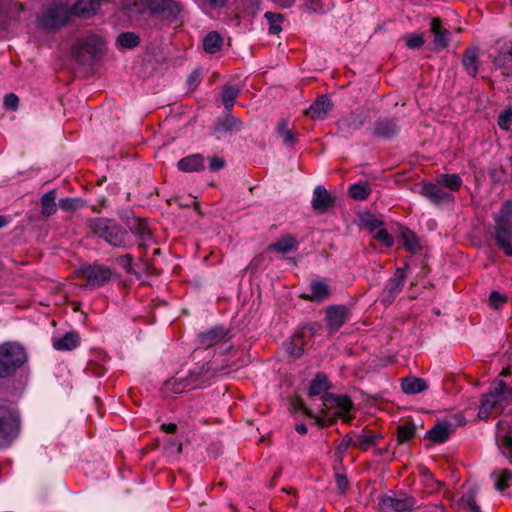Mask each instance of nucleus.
<instances>
[{
    "label": "nucleus",
    "instance_id": "obj_51",
    "mask_svg": "<svg viewBox=\"0 0 512 512\" xmlns=\"http://www.w3.org/2000/svg\"><path fill=\"white\" fill-rule=\"evenodd\" d=\"M405 273L401 269H397L394 276L390 279V291L392 293L398 292L404 285Z\"/></svg>",
    "mask_w": 512,
    "mask_h": 512
},
{
    "label": "nucleus",
    "instance_id": "obj_31",
    "mask_svg": "<svg viewBox=\"0 0 512 512\" xmlns=\"http://www.w3.org/2000/svg\"><path fill=\"white\" fill-rule=\"evenodd\" d=\"M350 447L357 448V439L354 431L345 435L337 445L335 450V462L342 463L343 457Z\"/></svg>",
    "mask_w": 512,
    "mask_h": 512
},
{
    "label": "nucleus",
    "instance_id": "obj_32",
    "mask_svg": "<svg viewBox=\"0 0 512 512\" xmlns=\"http://www.w3.org/2000/svg\"><path fill=\"white\" fill-rule=\"evenodd\" d=\"M450 427L451 425L447 422L438 423L427 431L426 436L435 443H443L449 438Z\"/></svg>",
    "mask_w": 512,
    "mask_h": 512
},
{
    "label": "nucleus",
    "instance_id": "obj_62",
    "mask_svg": "<svg viewBox=\"0 0 512 512\" xmlns=\"http://www.w3.org/2000/svg\"><path fill=\"white\" fill-rule=\"evenodd\" d=\"M134 266L136 269H138L139 271H141L142 275L144 273H147V263L144 262L143 258L140 257L138 259V262L134 263Z\"/></svg>",
    "mask_w": 512,
    "mask_h": 512
},
{
    "label": "nucleus",
    "instance_id": "obj_52",
    "mask_svg": "<svg viewBox=\"0 0 512 512\" xmlns=\"http://www.w3.org/2000/svg\"><path fill=\"white\" fill-rule=\"evenodd\" d=\"M511 120H512V110L506 109V110L502 111L498 116V126L501 129L508 131L510 129Z\"/></svg>",
    "mask_w": 512,
    "mask_h": 512
},
{
    "label": "nucleus",
    "instance_id": "obj_6",
    "mask_svg": "<svg viewBox=\"0 0 512 512\" xmlns=\"http://www.w3.org/2000/svg\"><path fill=\"white\" fill-rule=\"evenodd\" d=\"M105 42L96 34L78 38L72 46V55L80 65L91 66L102 53Z\"/></svg>",
    "mask_w": 512,
    "mask_h": 512
},
{
    "label": "nucleus",
    "instance_id": "obj_59",
    "mask_svg": "<svg viewBox=\"0 0 512 512\" xmlns=\"http://www.w3.org/2000/svg\"><path fill=\"white\" fill-rule=\"evenodd\" d=\"M511 56L512 55H509V52L500 54L499 56L494 58L493 62L495 64V66L501 68V67H504L508 63V61H510Z\"/></svg>",
    "mask_w": 512,
    "mask_h": 512
},
{
    "label": "nucleus",
    "instance_id": "obj_53",
    "mask_svg": "<svg viewBox=\"0 0 512 512\" xmlns=\"http://www.w3.org/2000/svg\"><path fill=\"white\" fill-rule=\"evenodd\" d=\"M330 417H332L331 412L328 411V413L325 414L324 413V405L322 404L321 408H320V411H319V415L316 414V417H314L313 419L315 420V423L319 427L323 428V427L333 426L334 425V424H330L329 423Z\"/></svg>",
    "mask_w": 512,
    "mask_h": 512
},
{
    "label": "nucleus",
    "instance_id": "obj_48",
    "mask_svg": "<svg viewBox=\"0 0 512 512\" xmlns=\"http://www.w3.org/2000/svg\"><path fill=\"white\" fill-rule=\"evenodd\" d=\"M307 5L311 11L317 13H326L334 6L332 0H309Z\"/></svg>",
    "mask_w": 512,
    "mask_h": 512
},
{
    "label": "nucleus",
    "instance_id": "obj_63",
    "mask_svg": "<svg viewBox=\"0 0 512 512\" xmlns=\"http://www.w3.org/2000/svg\"><path fill=\"white\" fill-rule=\"evenodd\" d=\"M272 1L279 4L280 6H282L284 8H289L295 3V0H272Z\"/></svg>",
    "mask_w": 512,
    "mask_h": 512
},
{
    "label": "nucleus",
    "instance_id": "obj_56",
    "mask_svg": "<svg viewBox=\"0 0 512 512\" xmlns=\"http://www.w3.org/2000/svg\"><path fill=\"white\" fill-rule=\"evenodd\" d=\"M3 105L6 109L16 111L19 105V97L14 93H9L4 96Z\"/></svg>",
    "mask_w": 512,
    "mask_h": 512
},
{
    "label": "nucleus",
    "instance_id": "obj_10",
    "mask_svg": "<svg viewBox=\"0 0 512 512\" xmlns=\"http://www.w3.org/2000/svg\"><path fill=\"white\" fill-rule=\"evenodd\" d=\"M77 275L86 281L84 288L94 290L105 286L112 279L113 270L109 266L93 262L81 265L77 269Z\"/></svg>",
    "mask_w": 512,
    "mask_h": 512
},
{
    "label": "nucleus",
    "instance_id": "obj_24",
    "mask_svg": "<svg viewBox=\"0 0 512 512\" xmlns=\"http://www.w3.org/2000/svg\"><path fill=\"white\" fill-rule=\"evenodd\" d=\"M298 246L299 242L291 234H284L276 242L269 244L267 250L289 253L297 250Z\"/></svg>",
    "mask_w": 512,
    "mask_h": 512
},
{
    "label": "nucleus",
    "instance_id": "obj_55",
    "mask_svg": "<svg viewBox=\"0 0 512 512\" xmlns=\"http://www.w3.org/2000/svg\"><path fill=\"white\" fill-rule=\"evenodd\" d=\"M302 330L309 332L310 337L314 338L317 335H321L323 330V325L320 322L313 321L308 322L302 326Z\"/></svg>",
    "mask_w": 512,
    "mask_h": 512
},
{
    "label": "nucleus",
    "instance_id": "obj_18",
    "mask_svg": "<svg viewBox=\"0 0 512 512\" xmlns=\"http://www.w3.org/2000/svg\"><path fill=\"white\" fill-rule=\"evenodd\" d=\"M310 294L303 293L301 298L316 304H320L331 296V289L325 279H316L310 282Z\"/></svg>",
    "mask_w": 512,
    "mask_h": 512
},
{
    "label": "nucleus",
    "instance_id": "obj_15",
    "mask_svg": "<svg viewBox=\"0 0 512 512\" xmlns=\"http://www.w3.org/2000/svg\"><path fill=\"white\" fill-rule=\"evenodd\" d=\"M124 223L128 227L130 233L138 238V246L146 249L147 242L152 239V232L148 227L147 221L140 217L124 218Z\"/></svg>",
    "mask_w": 512,
    "mask_h": 512
},
{
    "label": "nucleus",
    "instance_id": "obj_49",
    "mask_svg": "<svg viewBox=\"0 0 512 512\" xmlns=\"http://www.w3.org/2000/svg\"><path fill=\"white\" fill-rule=\"evenodd\" d=\"M81 199L79 198H62L58 202V206L65 212H72L81 207Z\"/></svg>",
    "mask_w": 512,
    "mask_h": 512
},
{
    "label": "nucleus",
    "instance_id": "obj_35",
    "mask_svg": "<svg viewBox=\"0 0 512 512\" xmlns=\"http://www.w3.org/2000/svg\"><path fill=\"white\" fill-rule=\"evenodd\" d=\"M241 89L229 84L224 85L221 95V100L224 105V110L232 112L235 100L240 94Z\"/></svg>",
    "mask_w": 512,
    "mask_h": 512
},
{
    "label": "nucleus",
    "instance_id": "obj_42",
    "mask_svg": "<svg viewBox=\"0 0 512 512\" xmlns=\"http://www.w3.org/2000/svg\"><path fill=\"white\" fill-rule=\"evenodd\" d=\"M278 136L282 139L283 143L287 146L294 145L297 142V134L288 129L287 122L281 120L276 127Z\"/></svg>",
    "mask_w": 512,
    "mask_h": 512
},
{
    "label": "nucleus",
    "instance_id": "obj_19",
    "mask_svg": "<svg viewBox=\"0 0 512 512\" xmlns=\"http://www.w3.org/2000/svg\"><path fill=\"white\" fill-rule=\"evenodd\" d=\"M332 388V383L329 381L328 376L323 372H317L314 378L311 380L307 395L309 398H314L330 393L329 390Z\"/></svg>",
    "mask_w": 512,
    "mask_h": 512
},
{
    "label": "nucleus",
    "instance_id": "obj_50",
    "mask_svg": "<svg viewBox=\"0 0 512 512\" xmlns=\"http://www.w3.org/2000/svg\"><path fill=\"white\" fill-rule=\"evenodd\" d=\"M203 10H219L225 7L229 0H194Z\"/></svg>",
    "mask_w": 512,
    "mask_h": 512
},
{
    "label": "nucleus",
    "instance_id": "obj_4",
    "mask_svg": "<svg viewBox=\"0 0 512 512\" xmlns=\"http://www.w3.org/2000/svg\"><path fill=\"white\" fill-rule=\"evenodd\" d=\"M494 237L499 247L508 256H512V200L503 203L494 216Z\"/></svg>",
    "mask_w": 512,
    "mask_h": 512
},
{
    "label": "nucleus",
    "instance_id": "obj_40",
    "mask_svg": "<svg viewBox=\"0 0 512 512\" xmlns=\"http://www.w3.org/2000/svg\"><path fill=\"white\" fill-rule=\"evenodd\" d=\"M334 478L335 483L337 485L338 492L340 494H345L349 487V481L346 476V469L342 463L335 462L334 465Z\"/></svg>",
    "mask_w": 512,
    "mask_h": 512
},
{
    "label": "nucleus",
    "instance_id": "obj_37",
    "mask_svg": "<svg viewBox=\"0 0 512 512\" xmlns=\"http://www.w3.org/2000/svg\"><path fill=\"white\" fill-rule=\"evenodd\" d=\"M435 179L437 183L449 191H457L462 185V179L457 174H439Z\"/></svg>",
    "mask_w": 512,
    "mask_h": 512
},
{
    "label": "nucleus",
    "instance_id": "obj_2",
    "mask_svg": "<svg viewBox=\"0 0 512 512\" xmlns=\"http://www.w3.org/2000/svg\"><path fill=\"white\" fill-rule=\"evenodd\" d=\"M89 231L115 248L128 249L133 246L128 230L114 219L94 217L87 220Z\"/></svg>",
    "mask_w": 512,
    "mask_h": 512
},
{
    "label": "nucleus",
    "instance_id": "obj_9",
    "mask_svg": "<svg viewBox=\"0 0 512 512\" xmlns=\"http://www.w3.org/2000/svg\"><path fill=\"white\" fill-rule=\"evenodd\" d=\"M211 364L203 363L191 369L187 376L175 380L173 390L176 393H182L185 390H194L206 388L211 385Z\"/></svg>",
    "mask_w": 512,
    "mask_h": 512
},
{
    "label": "nucleus",
    "instance_id": "obj_36",
    "mask_svg": "<svg viewBox=\"0 0 512 512\" xmlns=\"http://www.w3.org/2000/svg\"><path fill=\"white\" fill-rule=\"evenodd\" d=\"M303 332L295 333L291 341L286 344V352L293 358H300L304 353L305 341Z\"/></svg>",
    "mask_w": 512,
    "mask_h": 512
},
{
    "label": "nucleus",
    "instance_id": "obj_45",
    "mask_svg": "<svg viewBox=\"0 0 512 512\" xmlns=\"http://www.w3.org/2000/svg\"><path fill=\"white\" fill-rule=\"evenodd\" d=\"M416 433V426L412 423H405L398 426L397 429V442L403 444L414 438Z\"/></svg>",
    "mask_w": 512,
    "mask_h": 512
},
{
    "label": "nucleus",
    "instance_id": "obj_25",
    "mask_svg": "<svg viewBox=\"0 0 512 512\" xmlns=\"http://www.w3.org/2000/svg\"><path fill=\"white\" fill-rule=\"evenodd\" d=\"M363 226L368 229L371 232L376 233L374 234L373 238L377 240L381 245L384 244V228L381 227L383 225V222L381 220H378L374 217L371 213H366L361 217Z\"/></svg>",
    "mask_w": 512,
    "mask_h": 512
},
{
    "label": "nucleus",
    "instance_id": "obj_26",
    "mask_svg": "<svg viewBox=\"0 0 512 512\" xmlns=\"http://www.w3.org/2000/svg\"><path fill=\"white\" fill-rule=\"evenodd\" d=\"M224 39L217 31L208 32L203 40V50L208 54H216L221 51L223 47Z\"/></svg>",
    "mask_w": 512,
    "mask_h": 512
},
{
    "label": "nucleus",
    "instance_id": "obj_7",
    "mask_svg": "<svg viewBox=\"0 0 512 512\" xmlns=\"http://www.w3.org/2000/svg\"><path fill=\"white\" fill-rule=\"evenodd\" d=\"M511 402L512 390L506 388L504 381L498 380L494 382L489 392L483 396L478 417L480 419H487L493 408L497 406L504 408Z\"/></svg>",
    "mask_w": 512,
    "mask_h": 512
},
{
    "label": "nucleus",
    "instance_id": "obj_57",
    "mask_svg": "<svg viewBox=\"0 0 512 512\" xmlns=\"http://www.w3.org/2000/svg\"><path fill=\"white\" fill-rule=\"evenodd\" d=\"M226 166V161L218 156H213L209 159V169L213 172L223 169Z\"/></svg>",
    "mask_w": 512,
    "mask_h": 512
},
{
    "label": "nucleus",
    "instance_id": "obj_39",
    "mask_svg": "<svg viewBox=\"0 0 512 512\" xmlns=\"http://www.w3.org/2000/svg\"><path fill=\"white\" fill-rule=\"evenodd\" d=\"M495 488L503 491L512 484V472L508 469H498L492 473Z\"/></svg>",
    "mask_w": 512,
    "mask_h": 512
},
{
    "label": "nucleus",
    "instance_id": "obj_11",
    "mask_svg": "<svg viewBox=\"0 0 512 512\" xmlns=\"http://www.w3.org/2000/svg\"><path fill=\"white\" fill-rule=\"evenodd\" d=\"M20 422L16 413L7 406L0 405V449L8 448L17 437Z\"/></svg>",
    "mask_w": 512,
    "mask_h": 512
},
{
    "label": "nucleus",
    "instance_id": "obj_27",
    "mask_svg": "<svg viewBox=\"0 0 512 512\" xmlns=\"http://www.w3.org/2000/svg\"><path fill=\"white\" fill-rule=\"evenodd\" d=\"M57 190L51 189L44 193L40 198L41 204V215L45 218H48L54 215L57 211Z\"/></svg>",
    "mask_w": 512,
    "mask_h": 512
},
{
    "label": "nucleus",
    "instance_id": "obj_54",
    "mask_svg": "<svg viewBox=\"0 0 512 512\" xmlns=\"http://www.w3.org/2000/svg\"><path fill=\"white\" fill-rule=\"evenodd\" d=\"M489 302L493 308L498 309L507 302V296L500 294L498 291H492L489 296Z\"/></svg>",
    "mask_w": 512,
    "mask_h": 512
},
{
    "label": "nucleus",
    "instance_id": "obj_5",
    "mask_svg": "<svg viewBox=\"0 0 512 512\" xmlns=\"http://www.w3.org/2000/svg\"><path fill=\"white\" fill-rule=\"evenodd\" d=\"M322 403L324 405V413L331 412L329 423L336 424L338 419L344 423H350L354 419L352 411L354 410V403L346 394L328 393L322 395Z\"/></svg>",
    "mask_w": 512,
    "mask_h": 512
},
{
    "label": "nucleus",
    "instance_id": "obj_13",
    "mask_svg": "<svg viewBox=\"0 0 512 512\" xmlns=\"http://www.w3.org/2000/svg\"><path fill=\"white\" fill-rule=\"evenodd\" d=\"M349 309L345 305H329L325 308L324 321L329 335L337 333L349 319Z\"/></svg>",
    "mask_w": 512,
    "mask_h": 512
},
{
    "label": "nucleus",
    "instance_id": "obj_33",
    "mask_svg": "<svg viewBox=\"0 0 512 512\" xmlns=\"http://www.w3.org/2000/svg\"><path fill=\"white\" fill-rule=\"evenodd\" d=\"M401 242L406 250L415 254L421 250V244L414 232L407 228H402L400 233Z\"/></svg>",
    "mask_w": 512,
    "mask_h": 512
},
{
    "label": "nucleus",
    "instance_id": "obj_34",
    "mask_svg": "<svg viewBox=\"0 0 512 512\" xmlns=\"http://www.w3.org/2000/svg\"><path fill=\"white\" fill-rule=\"evenodd\" d=\"M401 388L406 394H417L425 391L428 386L426 381L421 378L409 377L402 379Z\"/></svg>",
    "mask_w": 512,
    "mask_h": 512
},
{
    "label": "nucleus",
    "instance_id": "obj_64",
    "mask_svg": "<svg viewBox=\"0 0 512 512\" xmlns=\"http://www.w3.org/2000/svg\"><path fill=\"white\" fill-rule=\"evenodd\" d=\"M295 430L301 435H305L308 431L307 426L304 423L297 424L295 426Z\"/></svg>",
    "mask_w": 512,
    "mask_h": 512
},
{
    "label": "nucleus",
    "instance_id": "obj_38",
    "mask_svg": "<svg viewBox=\"0 0 512 512\" xmlns=\"http://www.w3.org/2000/svg\"><path fill=\"white\" fill-rule=\"evenodd\" d=\"M116 263L125 271L128 275L135 276L138 280L142 278V273L134 266V256L132 254L120 255L116 258Z\"/></svg>",
    "mask_w": 512,
    "mask_h": 512
},
{
    "label": "nucleus",
    "instance_id": "obj_28",
    "mask_svg": "<svg viewBox=\"0 0 512 512\" xmlns=\"http://www.w3.org/2000/svg\"><path fill=\"white\" fill-rule=\"evenodd\" d=\"M462 64L467 74L475 77L479 69L478 48L471 47L467 49L463 55Z\"/></svg>",
    "mask_w": 512,
    "mask_h": 512
},
{
    "label": "nucleus",
    "instance_id": "obj_41",
    "mask_svg": "<svg viewBox=\"0 0 512 512\" xmlns=\"http://www.w3.org/2000/svg\"><path fill=\"white\" fill-rule=\"evenodd\" d=\"M413 506V502L409 498H392L386 497V512H404Z\"/></svg>",
    "mask_w": 512,
    "mask_h": 512
},
{
    "label": "nucleus",
    "instance_id": "obj_44",
    "mask_svg": "<svg viewBox=\"0 0 512 512\" xmlns=\"http://www.w3.org/2000/svg\"><path fill=\"white\" fill-rule=\"evenodd\" d=\"M264 17L267 19L268 24H269V27H268L269 34H279L282 31L281 23L284 20V17L282 14L267 11L264 14Z\"/></svg>",
    "mask_w": 512,
    "mask_h": 512
},
{
    "label": "nucleus",
    "instance_id": "obj_3",
    "mask_svg": "<svg viewBox=\"0 0 512 512\" xmlns=\"http://www.w3.org/2000/svg\"><path fill=\"white\" fill-rule=\"evenodd\" d=\"M28 362L25 348L17 342L0 344V380L11 379Z\"/></svg>",
    "mask_w": 512,
    "mask_h": 512
},
{
    "label": "nucleus",
    "instance_id": "obj_20",
    "mask_svg": "<svg viewBox=\"0 0 512 512\" xmlns=\"http://www.w3.org/2000/svg\"><path fill=\"white\" fill-rule=\"evenodd\" d=\"M177 168L186 173L203 171L205 168V158L200 153L190 154L177 162Z\"/></svg>",
    "mask_w": 512,
    "mask_h": 512
},
{
    "label": "nucleus",
    "instance_id": "obj_30",
    "mask_svg": "<svg viewBox=\"0 0 512 512\" xmlns=\"http://www.w3.org/2000/svg\"><path fill=\"white\" fill-rule=\"evenodd\" d=\"M355 437L357 439V448L362 451H367L376 444V440L380 438L381 435L370 429H363L360 434L355 432Z\"/></svg>",
    "mask_w": 512,
    "mask_h": 512
},
{
    "label": "nucleus",
    "instance_id": "obj_60",
    "mask_svg": "<svg viewBox=\"0 0 512 512\" xmlns=\"http://www.w3.org/2000/svg\"><path fill=\"white\" fill-rule=\"evenodd\" d=\"M199 77L200 73L198 71H193L187 79L189 87H196L199 84Z\"/></svg>",
    "mask_w": 512,
    "mask_h": 512
},
{
    "label": "nucleus",
    "instance_id": "obj_14",
    "mask_svg": "<svg viewBox=\"0 0 512 512\" xmlns=\"http://www.w3.org/2000/svg\"><path fill=\"white\" fill-rule=\"evenodd\" d=\"M231 338L230 330L223 325H216L206 331L200 332L197 336L198 347L208 350L215 345L227 342Z\"/></svg>",
    "mask_w": 512,
    "mask_h": 512
},
{
    "label": "nucleus",
    "instance_id": "obj_47",
    "mask_svg": "<svg viewBox=\"0 0 512 512\" xmlns=\"http://www.w3.org/2000/svg\"><path fill=\"white\" fill-rule=\"evenodd\" d=\"M290 406L294 412L300 411L309 418L316 417V414L306 406L305 402L300 396L293 397L290 401Z\"/></svg>",
    "mask_w": 512,
    "mask_h": 512
},
{
    "label": "nucleus",
    "instance_id": "obj_58",
    "mask_svg": "<svg viewBox=\"0 0 512 512\" xmlns=\"http://www.w3.org/2000/svg\"><path fill=\"white\" fill-rule=\"evenodd\" d=\"M375 504L376 512H384V493L379 492L376 493L374 498L372 499Z\"/></svg>",
    "mask_w": 512,
    "mask_h": 512
},
{
    "label": "nucleus",
    "instance_id": "obj_46",
    "mask_svg": "<svg viewBox=\"0 0 512 512\" xmlns=\"http://www.w3.org/2000/svg\"><path fill=\"white\" fill-rule=\"evenodd\" d=\"M402 40L404 41L405 46L411 50H418L425 43L423 34L419 33L406 34L402 37Z\"/></svg>",
    "mask_w": 512,
    "mask_h": 512
},
{
    "label": "nucleus",
    "instance_id": "obj_17",
    "mask_svg": "<svg viewBox=\"0 0 512 512\" xmlns=\"http://www.w3.org/2000/svg\"><path fill=\"white\" fill-rule=\"evenodd\" d=\"M335 205V198L322 185H318L313 190L311 206L318 214H325Z\"/></svg>",
    "mask_w": 512,
    "mask_h": 512
},
{
    "label": "nucleus",
    "instance_id": "obj_1",
    "mask_svg": "<svg viewBox=\"0 0 512 512\" xmlns=\"http://www.w3.org/2000/svg\"><path fill=\"white\" fill-rule=\"evenodd\" d=\"M96 8L90 0H79L72 7L65 3H53L39 18L41 27L56 30L67 25L73 16H86L95 12Z\"/></svg>",
    "mask_w": 512,
    "mask_h": 512
},
{
    "label": "nucleus",
    "instance_id": "obj_29",
    "mask_svg": "<svg viewBox=\"0 0 512 512\" xmlns=\"http://www.w3.org/2000/svg\"><path fill=\"white\" fill-rule=\"evenodd\" d=\"M141 42L140 36L135 32H121L116 39V47L120 50H130L137 47Z\"/></svg>",
    "mask_w": 512,
    "mask_h": 512
},
{
    "label": "nucleus",
    "instance_id": "obj_16",
    "mask_svg": "<svg viewBox=\"0 0 512 512\" xmlns=\"http://www.w3.org/2000/svg\"><path fill=\"white\" fill-rule=\"evenodd\" d=\"M420 193L434 204L452 203L454 201L452 193L445 191L444 188L437 183L436 179L432 183H424L421 186Z\"/></svg>",
    "mask_w": 512,
    "mask_h": 512
},
{
    "label": "nucleus",
    "instance_id": "obj_12",
    "mask_svg": "<svg viewBox=\"0 0 512 512\" xmlns=\"http://www.w3.org/2000/svg\"><path fill=\"white\" fill-rule=\"evenodd\" d=\"M244 127L243 121L231 112L225 111L222 115L217 117L214 125L210 128L209 133L216 140H221L226 136L239 133Z\"/></svg>",
    "mask_w": 512,
    "mask_h": 512
},
{
    "label": "nucleus",
    "instance_id": "obj_61",
    "mask_svg": "<svg viewBox=\"0 0 512 512\" xmlns=\"http://www.w3.org/2000/svg\"><path fill=\"white\" fill-rule=\"evenodd\" d=\"M161 430L167 434H174L177 432V425L175 423H163L160 426Z\"/></svg>",
    "mask_w": 512,
    "mask_h": 512
},
{
    "label": "nucleus",
    "instance_id": "obj_43",
    "mask_svg": "<svg viewBox=\"0 0 512 512\" xmlns=\"http://www.w3.org/2000/svg\"><path fill=\"white\" fill-rule=\"evenodd\" d=\"M369 193L370 190L368 186L363 182L351 184L348 188V195L356 201H362L366 199Z\"/></svg>",
    "mask_w": 512,
    "mask_h": 512
},
{
    "label": "nucleus",
    "instance_id": "obj_8",
    "mask_svg": "<svg viewBox=\"0 0 512 512\" xmlns=\"http://www.w3.org/2000/svg\"><path fill=\"white\" fill-rule=\"evenodd\" d=\"M146 6L153 16L160 17L168 25H180L183 22L184 6L175 0H146Z\"/></svg>",
    "mask_w": 512,
    "mask_h": 512
},
{
    "label": "nucleus",
    "instance_id": "obj_22",
    "mask_svg": "<svg viewBox=\"0 0 512 512\" xmlns=\"http://www.w3.org/2000/svg\"><path fill=\"white\" fill-rule=\"evenodd\" d=\"M80 344V335L75 331L65 333L59 338L52 339L53 348L57 351H71Z\"/></svg>",
    "mask_w": 512,
    "mask_h": 512
},
{
    "label": "nucleus",
    "instance_id": "obj_23",
    "mask_svg": "<svg viewBox=\"0 0 512 512\" xmlns=\"http://www.w3.org/2000/svg\"><path fill=\"white\" fill-rule=\"evenodd\" d=\"M430 31L434 36L433 44L436 49L442 50L449 43V31L442 27L441 20L434 18L430 24Z\"/></svg>",
    "mask_w": 512,
    "mask_h": 512
},
{
    "label": "nucleus",
    "instance_id": "obj_21",
    "mask_svg": "<svg viewBox=\"0 0 512 512\" xmlns=\"http://www.w3.org/2000/svg\"><path fill=\"white\" fill-rule=\"evenodd\" d=\"M333 104L326 95L318 96L317 99L305 111V115L312 119H324L332 109Z\"/></svg>",
    "mask_w": 512,
    "mask_h": 512
}]
</instances>
